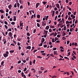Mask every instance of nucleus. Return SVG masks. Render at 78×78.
I'll return each instance as SVG.
<instances>
[{
    "label": "nucleus",
    "mask_w": 78,
    "mask_h": 78,
    "mask_svg": "<svg viewBox=\"0 0 78 78\" xmlns=\"http://www.w3.org/2000/svg\"><path fill=\"white\" fill-rule=\"evenodd\" d=\"M57 37L59 38V37H61V35L58 34L57 36Z\"/></svg>",
    "instance_id": "nucleus-28"
},
{
    "label": "nucleus",
    "mask_w": 78,
    "mask_h": 78,
    "mask_svg": "<svg viewBox=\"0 0 78 78\" xmlns=\"http://www.w3.org/2000/svg\"><path fill=\"white\" fill-rule=\"evenodd\" d=\"M71 14V12H69L68 13V16H70V15Z\"/></svg>",
    "instance_id": "nucleus-39"
},
{
    "label": "nucleus",
    "mask_w": 78,
    "mask_h": 78,
    "mask_svg": "<svg viewBox=\"0 0 78 78\" xmlns=\"http://www.w3.org/2000/svg\"><path fill=\"white\" fill-rule=\"evenodd\" d=\"M37 51V50H34L33 51V53H35L36 51Z\"/></svg>",
    "instance_id": "nucleus-55"
},
{
    "label": "nucleus",
    "mask_w": 78,
    "mask_h": 78,
    "mask_svg": "<svg viewBox=\"0 0 78 78\" xmlns=\"http://www.w3.org/2000/svg\"><path fill=\"white\" fill-rule=\"evenodd\" d=\"M73 53H74V54L75 55H76V51H73Z\"/></svg>",
    "instance_id": "nucleus-38"
},
{
    "label": "nucleus",
    "mask_w": 78,
    "mask_h": 78,
    "mask_svg": "<svg viewBox=\"0 0 78 78\" xmlns=\"http://www.w3.org/2000/svg\"><path fill=\"white\" fill-rule=\"evenodd\" d=\"M45 41V39L44 38H42L41 40V43H43Z\"/></svg>",
    "instance_id": "nucleus-5"
},
{
    "label": "nucleus",
    "mask_w": 78,
    "mask_h": 78,
    "mask_svg": "<svg viewBox=\"0 0 78 78\" xmlns=\"http://www.w3.org/2000/svg\"><path fill=\"white\" fill-rule=\"evenodd\" d=\"M19 50H21V47L19 46Z\"/></svg>",
    "instance_id": "nucleus-62"
},
{
    "label": "nucleus",
    "mask_w": 78,
    "mask_h": 78,
    "mask_svg": "<svg viewBox=\"0 0 78 78\" xmlns=\"http://www.w3.org/2000/svg\"><path fill=\"white\" fill-rule=\"evenodd\" d=\"M47 47V44H45L44 45V48H46Z\"/></svg>",
    "instance_id": "nucleus-44"
},
{
    "label": "nucleus",
    "mask_w": 78,
    "mask_h": 78,
    "mask_svg": "<svg viewBox=\"0 0 78 78\" xmlns=\"http://www.w3.org/2000/svg\"><path fill=\"white\" fill-rule=\"evenodd\" d=\"M0 12H1V13H4V11L2 9L0 10Z\"/></svg>",
    "instance_id": "nucleus-21"
},
{
    "label": "nucleus",
    "mask_w": 78,
    "mask_h": 78,
    "mask_svg": "<svg viewBox=\"0 0 78 78\" xmlns=\"http://www.w3.org/2000/svg\"><path fill=\"white\" fill-rule=\"evenodd\" d=\"M27 67L25 68L23 70V71H24V72H25V71H27Z\"/></svg>",
    "instance_id": "nucleus-29"
},
{
    "label": "nucleus",
    "mask_w": 78,
    "mask_h": 78,
    "mask_svg": "<svg viewBox=\"0 0 78 78\" xmlns=\"http://www.w3.org/2000/svg\"><path fill=\"white\" fill-rule=\"evenodd\" d=\"M36 62V60L34 59V61H33V63L34 64H35V62Z\"/></svg>",
    "instance_id": "nucleus-52"
},
{
    "label": "nucleus",
    "mask_w": 78,
    "mask_h": 78,
    "mask_svg": "<svg viewBox=\"0 0 78 78\" xmlns=\"http://www.w3.org/2000/svg\"><path fill=\"white\" fill-rule=\"evenodd\" d=\"M21 63V60H20L18 62V64H20Z\"/></svg>",
    "instance_id": "nucleus-58"
},
{
    "label": "nucleus",
    "mask_w": 78,
    "mask_h": 78,
    "mask_svg": "<svg viewBox=\"0 0 78 78\" xmlns=\"http://www.w3.org/2000/svg\"><path fill=\"white\" fill-rule=\"evenodd\" d=\"M24 78H27V77H26V76L24 74V75H23V76H22Z\"/></svg>",
    "instance_id": "nucleus-41"
},
{
    "label": "nucleus",
    "mask_w": 78,
    "mask_h": 78,
    "mask_svg": "<svg viewBox=\"0 0 78 78\" xmlns=\"http://www.w3.org/2000/svg\"><path fill=\"white\" fill-rule=\"evenodd\" d=\"M35 76H37V78H39V75H38V74H36Z\"/></svg>",
    "instance_id": "nucleus-40"
},
{
    "label": "nucleus",
    "mask_w": 78,
    "mask_h": 78,
    "mask_svg": "<svg viewBox=\"0 0 78 78\" xmlns=\"http://www.w3.org/2000/svg\"><path fill=\"white\" fill-rule=\"evenodd\" d=\"M11 45H12V46H15V45L13 43V44H11Z\"/></svg>",
    "instance_id": "nucleus-56"
},
{
    "label": "nucleus",
    "mask_w": 78,
    "mask_h": 78,
    "mask_svg": "<svg viewBox=\"0 0 78 78\" xmlns=\"http://www.w3.org/2000/svg\"><path fill=\"white\" fill-rule=\"evenodd\" d=\"M3 55L5 58H6V57H8V55L6 53L4 54Z\"/></svg>",
    "instance_id": "nucleus-1"
},
{
    "label": "nucleus",
    "mask_w": 78,
    "mask_h": 78,
    "mask_svg": "<svg viewBox=\"0 0 78 78\" xmlns=\"http://www.w3.org/2000/svg\"><path fill=\"white\" fill-rule=\"evenodd\" d=\"M36 31V29H35L34 30L33 33H35Z\"/></svg>",
    "instance_id": "nucleus-49"
},
{
    "label": "nucleus",
    "mask_w": 78,
    "mask_h": 78,
    "mask_svg": "<svg viewBox=\"0 0 78 78\" xmlns=\"http://www.w3.org/2000/svg\"><path fill=\"white\" fill-rule=\"evenodd\" d=\"M39 3H37L36 4V8H37L38 6H39Z\"/></svg>",
    "instance_id": "nucleus-10"
},
{
    "label": "nucleus",
    "mask_w": 78,
    "mask_h": 78,
    "mask_svg": "<svg viewBox=\"0 0 78 78\" xmlns=\"http://www.w3.org/2000/svg\"><path fill=\"white\" fill-rule=\"evenodd\" d=\"M5 62L4 61H2L1 62V65H2V66H4V64L3 65V64H4Z\"/></svg>",
    "instance_id": "nucleus-19"
},
{
    "label": "nucleus",
    "mask_w": 78,
    "mask_h": 78,
    "mask_svg": "<svg viewBox=\"0 0 78 78\" xmlns=\"http://www.w3.org/2000/svg\"><path fill=\"white\" fill-rule=\"evenodd\" d=\"M52 42H55V39L54 38H52Z\"/></svg>",
    "instance_id": "nucleus-32"
},
{
    "label": "nucleus",
    "mask_w": 78,
    "mask_h": 78,
    "mask_svg": "<svg viewBox=\"0 0 78 78\" xmlns=\"http://www.w3.org/2000/svg\"><path fill=\"white\" fill-rule=\"evenodd\" d=\"M36 21L37 22L39 23L41 21V20H37Z\"/></svg>",
    "instance_id": "nucleus-31"
},
{
    "label": "nucleus",
    "mask_w": 78,
    "mask_h": 78,
    "mask_svg": "<svg viewBox=\"0 0 78 78\" xmlns=\"http://www.w3.org/2000/svg\"><path fill=\"white\" fill-rule=\"evenodd\" d=\"M43 43H40V44H38V45L39 46H42V44Z\"/></svg>",
    "instance_id": "nucleus-34"
},
{
    "label": "nucleus",
    "mask_w": 78,
    "mask_h": 78,
    "mask_svg": "<svg viewBox=\"0 0 78 78\" xmlns=\"http://www.w3.org/2000/svg\"><path fill=\"white\" fill-rule=\"evenodd\" d=\"M21 55L22 56H24V53L22 52L21 54Z\"/></svg>",
    "instance_id": "nucleus-54"
},
{
    "label": "nucleus",
    "mask_w": 78,
    "mask_h": 78,
    "mask_svg": "<svg viewBox=\"0 0 78 78\" xmlns=\"http://www.w3.org/2000/svg\"><path fill=\"white\" fill-rule=\"evenodd\" d=\"M1 18L2 19H3V18H4V17L3 16V14H2V15H1Z\"/></svg>",
    "instance_id": "nucleus-33"
},
{
    "label": "nucleus",
    "mask_w": 78,
    "mask_h": 78,
    "mask_svg": "<svg viewBox=\"0 0 78 78\" xmlns=\"http://www.w3.org/2000/svg\"><path fill=\"white\" fill-rule=\"evenodd\" d=\"M14 8H17V3H15V5H14Z\"/></svg>",
    "instance_id": "nucleus-27"
},
{
    "label": "nucleus",
    "mask_w": 78,
    "mask_h": 78,
    "mask_svg": "<svg viewBox=\"0 0 78 78\" xmlns=\"http://www.w3.org/2000/svg\"><path fill=\"white\" fill-rule=\"evenodd\" d=\"M67 45H68V44H69V43H70V41H67Z\"/></svg>",
    "instance_id": "nucleus-46"
},
{
    "label": "nucleus",
    "mask_w": 78,
    "mask_h": 78,
    "mask_svg": "<svg viewBox=\"0 0 78 78\" xmlns=\"http://www.w3.org/2000/svg\"><path fill=\"white\" fill-rule=\"evenodd\" d=\"M27 49H29V50L31 49V46H27L26 48Z\"/></svg>",
    "instance_id": "nucleus-6"
},
{
    "label": "nucleus",
    "mask_w": 78,
    "mask_h": 78,
    "mask_svg": "<svg viewBox=\"0 0 78 78\" xmlns=\"http://www.w3.org/2000/svg\"><path fill=\"white\" fill-rule=\"evenodd\" d=\"M2 41L3 42H4V44H6V39H3V40H2Z\"/></svg>",
    "instance_id": "nucleus-2"
},
{
    "label": "nucleus",
    "mask_w": 78,
    "mask_h": 78,
    "mask_svg": "<svg viewBox=\"0 0 78 78\" xmlns=\"http://www.w3.org/2000/svg\"><path fill=\"white\" fill-rule=\"evenodd\" d=\"M77 45H78L77 43H76V42L74 44V45H75V46L76 47V46H77Z\"/></svg>",
    "instance_id": "nucleus-45"
},
{
    "label": "nucleus",
    "mask_w": 78,
    "mask_h": 78,
    "mask_svg": "<svg viewBox=\"0 0 78 78\" xmlns=\"http://www.w3.org/2000/svg\"><path fill=\"white\" fill-rule=\"evenodd\" d=\"M29 12L30 13V14H31V15L32 14V13L31 12H32V11H31V10H29Z\"/></svg>",
    "instance_id": "nucleus-48"
},
{
    "label": "nucleus",
    "mask_w": 78,
    "mask_h": 78,
    "mask_svg": "<svg viewBox=\"0 0 78 78\" xmlns=\"http://www.w3.org/2000/svg\"><path fill=\"white\" fill-rule=\"evenodd\" d=\"M30 58V57H28L27 59H26V61H29V59Z\"/></svg>",
    "instance_id": "nucleus-61"
},
{
    "label": "nucleus",
    "mask_w": 78,
    "mask_h": 78,
    "mask_svg": "<svg viewBox=\"0 0 78 78\" xmlns=\"http://www.w3.org/2000/svg\"><path fill=\"white\" fill-rule=\"evenodd\" d=\"M11 7H12V5L11 4L9 5L8 6V8L9 9H11Z\"/></svg>",
    "instance_id": "nucleus-8"
},
{
    "label": "nucleus",
    "mask_w": 78,
    "mask_h": 78,
    "mask_svg": "<svg viewBox=\"0 0 78 78\" xmlns=\"http://www.w3.org/2000/svg\"><path fill=\"white\" fill-rule=\"evenodd\" d=\"M17 5L18 8H19V6H20V4H19V3H17Z\"/></svg>",
    "instance_id": "nucleus-24"
},
{
    "label": "nucleus",
    "mask_w": 78,
    "mask_h": 78,
    "mask_svg": "<svg viewBox=\"0 0 78 78\" xmlns=\"http://www.w3.org/2000/svg\"><path fill=\"white\" fill-rule=\"evenodd\" d=\"M50 27L51 28H55V26H50Z\"/></svg>",
    "instance_id": "nucleus-22"
},
{
    "label": "nucleus",
    "mask_w": 78,
    "mask_h": 78,
    "mask_svg": "<svg viewBox=\"0 0 78 78\" xmlns=\"http://www.w3.org/2000/svg\"><path fill=\"white\" fill-rule=\"evenodd\" d=\"M41 70H44L45 69V68H44L43 67H41L40 68Z\"/></svg>",
    "instance_id": "nucleus-14"
},
{
    "label": "nucleus",
    "mask_w": 78,
    "mask_h": 78,
    "mask_svg": "<svg viewBox=\"0 0 78 78\" xmlns=\"http://www.w3.org/2000/svg\"><path fill=\"white\" fill-rule=\"evenodd\" d=\"M56 6L57 7L58 9H59L60 8V7L59 6V4H56Z\"/></svg>",
    "instance_id": "nucleus-3"
},
{
    "label": "nucleus",
    "mask_w": 78,
    "mask_h": 78,
    "mask_svg": "<svg viewBox=\"0 0 78 78\" xmlns=\"http://www.w3.org/2000/svg\"><path fill=\"white\" fill-rule=\"evenodd\" d=\"M27 39H28V40H30V38L29 37L27 36Z\"/></svg>",
    "instance_id": "nucleus-63"
},
{
    "label": "nucleus",
    "mask_w": 78,
    "mask_h": 78,
    "mask_svg": "<svg viewBox=\"0 0 78 78\" xmlns=\"http://www.w3.org/2000/svg\"><path fill=\"white\" fill-rule=\"evenodd\" d=\"M56 35H57V33L56 32H55V34H54L53 37H55Z\"/></svg>",
    "instance_id": "nucleus-17"
},
{
    "label": "nucleus",
    "mask_w": 78,
    "mask_h": 78,
    "mask_svg": "<svg viewBox=\"0 0 78 78\" xmlns=\"http://www.w3.org/2000/svg\"><path fill=\"white\" fill-rule=\"evenodd\" d=\"M47 2H43V3L44 4V5H45V4H47Z\"/></svg>",
    "instance_id": "nucleus-37"
},
{
    "label": "nucleus",
    "mask_w": 78,
    "mask_h": 78,
    "mask_svg": "<svg viewBox=\"0 0 78 78\" xmlns=\"http://www.w3.org/2000/svg\"><path fill=\"white\" fill-rule=\"evenodd\" d=\"M21 72H22V71H21V70H18V73H21Z\"/></svg>",
    "instance_id": "nucleus-53"
},
{
    "label": "nucleus",
    "mask_w": 78,
    "mask_h": 78,
    "mask_svg": "<svg viewBox=\"0 0 78 78\" xmlns=\"http://www.w3.org/2000/svg\"><path fill=\"white\" fill-rule=\"evenodd\" d=\"M40 17H41V16H40V15L39 14L37 15V18H38V19H39V18H40Z\"/></svg>",
    "instance_id": "nucleus-23"
},
{
    "label": "nucleus",
    "mask_w": 78,
    "mask_h": 78,
    "mask_svg": "<svg viewBox=\"0 0 78 78\" xmlns=\"http://www.w3.org/2000/svg\"><path fill=\"white\" fill-rule=\"evenodd\" d=\"M9 37H11L12 36V33L11 32H10L9 33Z\"/></svg>",
    "instance_id": "nucleus-9"
},
{
    "label": "nucleus",
    "mask_w": 78,
    "mask_h": 78,
    "mask_svg": "<svg viewBox=\"0 0 78 78\" xmlns=\"http://www.w3.org/2000/svg\"><path fill=\"white\" fill-rule=\"evenodd\" d=\"M4 23L5 24V25H8V22H7L5 21L4 22Z\"/></svg>",
    "instance_id": "nucleus-42"
},
{
    "label": "nucleus",
    "mask_w": 78,
    "mask_h": 78,
    "mask_svg": "<svg viewBox=\"0 0 78 78\" xmlns=\"http://www.w3.org/2000/svg\"><path fill=\"white\" fill-rule=\"evenodd\" d=\"M27 4L28 6H30V2H27Z\"/></svg>",
    "instance_id": "nucleus-64"
},
{
    "label": "nucleus",
    "mask_w": 78,
    "mask_h": 78,
    "mask_svg": "<svg viewBox=\"0 0 78 78\" xmlns=\"http://www.w3.org/2000/svg\"><path fill=\"white\" fill-rule=\"evenodd\" d=\"M8 11H9V10L8 9H7L6 10V12H8Z\"/></svg>",
    "instance_id": "nucleus-59"
},
{
    "label": "nucleus",
    "mask_w": 78,
    "mask_h": 78,
    "mask_svg": "<svg viewBox=\"0 0 78 78\" xmlns=\"http://www.w3.org/2000/svg\"><path fill=\"white\" fill-rule=\"evenodd\" d=\"M45 53H41V54L42 55H43V56H45Z\"/></svg>",
    "instance_id": "nucleus-51"
},
{
    "label": "nucleus",
    "mask_w": 78,
    "mask_h": 78,
    "mask_svg": "<svg viewBox=\"0 0 78 78\" xmlns=\"http://www.w3.org/2000/svg\"><path fill=\"white\" fill-rule=\"evenodd\" d=\"M27 35L28 36H30V33H29V32H28L27 33Z\"/></svg>",
    "instance_id": "nucleus-36"
},
{
    "label": "nucleus",
    "mask_w": 78,
    "mask_h": 78,
    "mask_svg": "<svg viewBox=\"0 0 78 78\" xmlns=\"http://www.w3.org/2000/svg\"><path fill=\"white\" fill-rule=\"evenodd\" d=\"M13 17H14L13 20H14V21H16V16H14Z\"/></svg>",
    "instance_id": "nucleus-18"
},
{
    "label": "nucleus",
    "mask_w": 78,
    "mask_h": 78,
    "mask_svg": "<svg viewBox=\"0 0 78 78\" xmlns=\"http://www.w3.org/2000/svg\"><path fill=\"white\" fill-rule=\"evenodd\" d=\"M50 28V27L48 26H47L45 28V30H48V29H49V28Z\"/></svg>",
    "instance_id": "nucleus-7"
},
{
    "label": "nucleus",
    "mask_w": 78,
    "mask_h": 78,
    "mask_svg": "<svg viewBox=\"0 0 78 78\" xmlns=\"http://www.w3.org/2000/svg\"><path fill=\"white\" fill-rule=\"evenodd\" d=\"M44 34H47V33H48V31L47 30H44Z\"/></svg>",
    "instance_id": "nucleus-4"
},
{
    "label": "nucleus",
    "mask_w": 78,
    "mask_h": 78,
    "mask_svg": "<svg viewBox=\"0 0 78 78\" xmlns=\"http://www.w3.org/2000/svg\"><path fill=\"white\" fill-rule=\"evenodd\" d=\"M4 27L5 28V29H6V30H7L8 29V26H6V25H5Z\"/></svg>",
    "instance_id": "nucleus-25"
},
{
    "label": "nucleus",
    "mask_w": 78,
    "mask_h": 78,
    "mask_svg": "<svg viewBox=\"0 0 78 78\" xmlns=\"http://www.w3.org/2000/svg\"><path fill=\"white\" fill-rule=\"evenodd\" d=\"M48 16H47L45 18V19H46V20H47V19H48Z\"/></svg>",
    "instance_id": "nucleus-43"
},
{
    "label": "nucleus",
    "mask_w": 78,
    "mask_h": 78,
    "mask_svg": "<svg viewBox=\"0 0 78 78\" xmlns=\"http://www.w3.org/2000/svg\"><path fill=\"white\" fill-rule=\"evenodd\" d=\"M38 72H39V74H41V73H42V71L41 70L39 71Z\"/></svg>",
    "instance_id": "nucleus-35"
},
{
    "label": "nucleus",
    "mask_w": 78,
    "mask_h": 78,
    "mask_svg": "<svg viewBox=\"0 0 78 78\" xmlns=\"http://www.w3.org/2000/svg\"><path fill=\"white\" fill-rule=\"evenodd\" d=\"M57 40H59V38H57L56 37H55L54 40L55 41H57Z\"/></svg>",
    "instance_id": "nucleus-15"
},
{
    "label": "nucleus",
    "mask_w": 78,
    "mask_h": 78,
    "mask_svg": "<svg viewBox=\"0 0 78 78\" xmlns=\"http://www.w3.org/2000/svg\"><path fill=\"white\" fill-rule=\"evenodd\" d=\"M55 10L53 11V13L52 14V17H53V16H54V15H55Z\"/></svg>",
    "instance_id": "nucleus-12"
},
{
    "label": "nucleus",
    "mask_w": 78,
    "mask_h": 78,
    "mask_svg": "<svg viewBox=\"0 0 78 78\" xmlns=\"http://www.w3.org/2000/svg\"><path fill=\"white\" fill-rule=\"evenodd\" d=\"M54 55H58V54L57 53V51H54Z\"/></svg>",
    "instance_id": "nucleus-16"
},
{
    "label": "nucleus",
    "mask_w": 78,
    "mask_h": 78,
    "mask_svg": "<svg viewBox=\"0 0 78 78\" xmlns=\"http://www.w3.org/2000/svg\"><path fill=\"white\" fill-rule=\"evenodd\" d=\"M9 52L10 53H13L14 52V50H11V51H9Z\"/></svg>",
    "instance_id": "nucleus-11"
},
{
    "label": "nucleus",
    "mask_w": 78,
    "mask_h": 78,
    "mask_svg": "<svg viewBox=\"0 0 78 78\" xmlns=\"http://www.w3.org/2000/svg\"><path fill=\"white\" fill-rule=\"evenodd\" d=\"M11 24L13 25H15V22H12L11 23Z\"/></svg>",
    "instance_id": "nucleus-30"
},
{
    "label": "nucleus",
    "mask_w": 78,
    "mask_h": 78,
    "mask_svg": "<svg viewBox=\"0 0 78 78\" xmlns=\"http://www.w3.org/2000/svg\"><path fill=\"white\" fill-rule=\"evenodd\" d=\"M2 36L1 35H0V41H2Z\"/></svg>",
    "instance_id": "nucleus-57"
},
{
    "label": "nucleus",
    "mask_w": 78,
    "mask_h": 78,
    "mask_svg": "<svg viewBox=\"0 0 78 78\" xmlns=\"http://www.w3.org/2000/svg\"><path fill=\"white\" fill-rule=\"evenodd\" d=\"M54 9H55V11H56L58 10V8H56V7H55V8Z\"/></svg>",
    "instance_id": "nucleus-60"
},
{
    "label": "nucleus",
    "mask_w": 78,
    "mask_h": 78,
    "mask_svg": "<svg viewBox=\"0 0 78 78\" xmlns=\"http://www.w3.org/2000/svg\"><path fill=\"white\" fill-rule=\"evenodd\" d=\"M49 33H51L52 31V30L51 29H50L49 30Z\"/></svg>",
    "instance_id": "nucleus-50"
},
{
    "label": "nucleus",
    "mask_w": 78,
    "mask_h": 78,
    "mask_svg": "<svg viewBox=\"0 0 78 78\" xmlns=\"http://www.w3.org/2000/svg\"><path fill=\"white\" fill-rule=\"evenodd\" d=\"M21 21H20V27H23V23H21Z\"/></svg>",
    "instance_id": "nucleus-13"
},
{
    "label": "nucleus",
    "mask_w": 78,
    "mask_h": 78,
    "mask_svg": "<svg viewBox=\"0 0 78 78\" xmlns=\"http://www.w3.org/2000/svg\"><path fill=\"white\" fill-rule=\"evenodd\" d=\"M37 26L38 27H40V24L38 23H37Z\"/></svg>",
    "instance_id": "nucleus-26"
},
{
    "label": "nucleus",
    "mask_w": 78,
    "mask_h": 78,
    "mask_svg": "<svg viewBox=\"0 0 78 78\" xmlns=\"http://www.w3.org/2000/svg\"><path fill=\"white\" fill-rule=\"evenodd\" d=\"M22 61H23V62L24 63H25V62H27V61H26V60H22Z\"/></svg>",
    "instance_id": "nucleus-20"
},
{
    "label": "nucleus",
    "mask_w": 78,
    "mask_h": 78,
    "mask_svg": "<svg viewBox=\"0 0 78 78\" xmlns=\"http://www.w3.org/2000/svg\"><path fill=\"white\" fill-rule=\"evenodd\" d=\"M45 35H44V37H45V38H46V37H47V34H45Z\"/></svg>",
    "instance_id": "nucleus-47"
}]
</instances>
